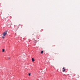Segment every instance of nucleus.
<instances>
[{
    "instance_id": "obj_1",
    "label": "nucleus",
    "mask_w": 80,
    "mask_h": 80,
    "mask_svg": "<svg viewBox=\"0 0 80 80\" xmlns=\"http://www.w3.org/2000/svg\"><path fill=\"white\" fill-rule=\"evenodd\" d=\"M3 36L2 37V38H5V36H6V35H7V31H5V32H4L3 34Z\"/></svg>"
},
{
    "instance_id": "obj_2",
    "label": "nucleus",
    "mask_w": 80,
    "mask_h": 80,
    "mask_svg": "<svg viewBox=\"0 0 80 80\" xmlns=\"http://www.w3.org/2000/svg\"><path fill=\"white\" fill-rule=\"evenodd\" d=\"M62 72H65V70H66V69H65L64 68H62Z\"/></svg>"
},
{
    "instance_id": "obj_3",
    "label": "nucleus",
    "mask_w": 80,
    "mask_h": 80,
    "mask_svg": "<svg viewBox=\"0 0 80 80\" xmlns=\"http://www.w3.org/2000/svg\"><path fill=\"white\" fill-rule=\"evenodd\" d=\"M32 62H34L35 61V60H34L33 58H32Z\"/></svg>"
},
{
    "instance_id": "obj_4",
    "label": "nucleus",
    "mask_w": 80,
    "mask_h": 80,
    "mask_svg": "<svg viewBox=\"0 0 80 80\" xmlns=\"http://www.w3.org/2000/svg\"><path fill=\"white\" fill-rule=\"evenodd\" d=\"M43 51H41V53H43Z\"/></svg>"
},
{
    "instance_id": "obj_5",
    "label": "nucleus",
    "mask_w": 80,
    "mask_h": 80,
    "mask_svg": "<svg viewBox=\"0 0 80 80\" xmlns=\"http://www.w3.org/2000/svg\"><path fill=\"white\" fill-rule=\"evenodd\" d=\"M5 51V49H2V52H3Z\"/></svg>"
},
{
    "instance_id": "obj_6",
    "label": "nucleus",
    "mask_w": 80,
    "mask_h": 80,
    "mask_svg": "<svg viewBox=\"0 0 80 80\" xmlns=\"http://www.w3.org/2000/svg\"><path fill=\"white\" fill-rule=\"evenodd\" d=\"M29 76H30V73H29Z\"/></svg>"
},
{
    "instance_id": "obj_7",
    "label": "nucleus",
    "mask_w": 80,
    "mask_h": 80,
    "mask_svg": "<svg viewBox=\"0 0 80 80\" xmlns=\"http://www.w3.org/2000/svg\"><path fill=\"white\" fill-rule=\"evenodd\" d=\"M8 59H9V60H10V58H8Z\"/></svg>"
},
{
    "instance_id": "obj_8",
    "label": "nucleus",
    "mask_w": 80,
    "mask_h": 80,
    "mask_svg": "<svg viewBox=\"0 0 80 80\" xmlns=\"http://www.w3.org/2000/svg\"><path fill=\"white\" fill-rule=\"evenodd\" d=\"M53 47H55V45H53Z\"/></svg>"
}]
</instances>
